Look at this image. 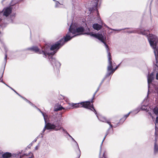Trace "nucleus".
I'll use <instances>...</instances> for the list:
<instances>
[{
	"instance_id": "nucleus-37",
	"label": "nucleus",
	"mask_w": 158,
	"mask_h": 158,
	"mask_svg": "<svg viewBox=\"0 0 158 158\" xmlns=\"http://www.w3.org/2000/svg\"><path fill=\"white\" fill-rule=\"evenodd\" d=\"M3 73H2V75L3 74Z\"/></svg>"
},
{
	"instance_id": "nucleus-6",
	"label": "nucleus",
	"mask_w": 158,
	"mask_h": 158,
	"mask_svg": "<svg viewBox=\"0 0 158 158\" xmlns=\"http://www.w3.org/2000/svg\"><path fill=\"white\" fill-rule=\"evenodd\" d=\"M29 50H32L33 51H35V52L39 53V54H43L45 56H46V54H48L49 55V53H48L46 50H42L41 51H39V49L37 47H33L32 48H29Z\"/></svg>"
},
{
	"instance_id": "nucleus-29",
	"label": "nucleus",
	"mask_w": 158,
	"mask_h": 158,
	"mask_svg": "<svg viewBox=\"0 0 158 158\" xmlns=\"http://www.w3.org/2000/svg\"><path fill=\"white\" fill-rule=\"evenodd\" d=\"M128 33H135V32H136V31H128Z\"/></svg>"
},
{
	"instance_id": "nucleus-20",
	"label": "nucleus",
	"mask_w": 158,
	"mask_h": 158,
	"mask_svg": "<svg viewBox=\"0 0 158 158\" xmlns=\"http://www.w3.org/2000/svg\"><path fill=\"white\" fill-rule=\"evenodd\" d=\"M114 72V71L113 70L111 71L110 72H109V71H108V72L106 75V77H107L109 76L111 74H112Z\"/></svg>"
},
{
	"instance_id": "nucleus-23",
	"label": "nucleus",
	"mask_w": 158,
	"mask_h": 158,
	"mask_svg": "<svg viewBox=\"0 0 158 158\" xmlns=\"http://www.w3.org/2000/svg\"><path fill=\"white\" fill-rule=\"evenodd\" d=\"M84 31V28L80 26V35L81 34V32H83Z\"/></svg>"
},
{
	"instance_id": "nucleus-16",
	"label": "nucleus",
	"mask_w": 158,
	"mask_h": 158,
	"mask_svg": "<svg viewBox=\"0 0 158 158\" xmlns=\"http://www.w3.org/2000/svg\"><path fill=\"white\" fill-rule=\"evenodd\" d=\"M154 152L155 154L158 152V146L156 143V142L155 143L154 145Z\"/></svg>"
},
{
	"instance_id": "nucleus-21",
	"label": "nucleus",
	"mask_w": 158,
	"mask_h": 158,
	"mask_svg": "<svg viewBox=\"0 0 158 158\" xmlns=\"http://www.w3.org/2000/svg\"><path fill=\"white\" fill-rule=\"evenodd\" d=\"M140 109L142 110H146L147 109V106L145 105L142 106Z\"/></svg>"
},
{
	"instance_id": "nucleus-15",
	"label": "nucleus",
	"mask_w": 158,
	"mask_h": 158,
	"mask_svg": "<svg viewBox=\"0 0 158 158\" xmlns=\"http://www.w3.org/2000/svg\"><path fill=\"white\" fill-rule=\"evenodd\" d=\"M131 112H129L127 114H126L124 115V117L122 118L120 120V122H122L123 123L126 119V118L129 116V114Z\"/></svg>"
},
{
	"instance_id": "nucleus-2",
	"label": "nucleus",
	"mask_w": 158,
	"mask_h": 158,
	"mask_svg": "<svg viewBox=\"0 0 158 158\" xmlns=\"http://www.w3.org/2000/svg\"><path fill=\"white\" fill-rule=\"evenodd\" d=\"M138 33L146 35L148 37V39L151 47L154 49V52L155 54L156 63L158 62V50L156 48V45L158 40L156 36L152 34H150L148 30H143L141 29L140 31L138 32Z\"/></svg>"
},
{
	"instance_id": "nucleus-17",
	"label": "nucleus",
	"mask_w": 158,
	"mask_h": 158,
	"mask_svg": "<svg viewBox=\"0 0 158 158\" xmlns=\"http://www.w3.org/2000/svg\"><path fill=\"white\" fill-rule=\"evenodd\" d=\"M38 109L40 110V111L41 112V113L42 114L44 118V120L45 121V123H46V120L47 119L48 116L46 115L44 113L42 112L39 109Z\"/></svg>"
},
{
	"instance_id": "nucleus-25",
	"label": "nucleus",
	"mask_w": 158,
	"mask_h": 158,
	"mask_svg": "<svg viewBox=\"0 0 158 158\" xmlns=\"http://www.w3.org/2000/svg\"><path fill=\"white\" fill-rule=\"evenodd\" d=\"M60 4L59 3V2H56V4L55 6L56 7H60L59 6L60 5Z\"/></svg>"
},
{
	"instance_id": "nucleus-7",
	"label": "nucleus",
	"mask_w": 158,
	"mask_h": 158,
	"mask_svg": "<svg viewBox=\"0 0 158 158\" xmlns=\"http://www.w3.org/2000/svg\"><path fill=\"white\" fill-rule=\"evenodd\" d=\"M153 75V73L152 72L150 75L148 74V88L150 87V84L154 79Z\"/></svg>"
},
{
	"instance_id": "nucleus-38",
	"label": "nucleus",
	"mask_w": 158,
	"mask_h": 158,
	"mask_svg": "<svg viewBox=\"0 0 158 158\" xmlns=\"http://www.w3.org/2000/svg\"><path fill=\"white\" fill-rule=\"evenodd\" d=\"M5 0H3L2 1V2H3Z\"/></svg>"
},
{
	"instance_id": "nucleus-13",
	"label": "nucleus",
	"mask_w": 158,
	"mask_h": 158,
	"mask_svg": "<svg viewBox=\"0 0 158 158\" xmlns=\"http://www.w3.org/2000/svg\"><path fill=\"white\" fill-rule=\"evenodd\" d=\"M11 153L8 152H6L2 154V156L4 158H8L11 156Z\"/></svg>"
},
{
	"instance_id": "nucleus-3",
	"label": "nucleus",
	"mask_w": 158,
	"mask_h": 158,
	"mask_svg": "<svg viewBox=\"0 0 158 158\" xmlns=\"http://www.w3.org/2000/svg\"><path fill=\"white\" fill-rule=\"evenodd\" d=\"M98 89H97L96 91L94 94L93 97L91 101V102L92 103H93L94 102L93 101V99H94L95 95L96 94L97 92L98 91ZM84 107L85 108H86L90 110H91L94 111L95 114H96L97 117L98 118V119L100 121L102 122L106 123L108 124L110 126V127L112 128L113 127V126L111 124L110 122V120L107 119L104 116L99 115L98 116L97 114V112L94 109V106H93V104H91L90 103V101H86L85 102H80V107Z\"/></svg>"
},
{
	"instance_id": "nucleus-46",
	"label": "nucleus",
	"mask_w": 158,
	"mask_h": 158,
	"mask_svg": "<svg viewBox=\"0 0 158 158\" xmlns=\"http://www.w3.org/2000/svg\"><path fill=\"white\" fill-rule=\"evenodd\" d=\"M112 32H111L110 33H112Z\"/></svg>"
},
{
	"instance_id": "nucleus-35",
	"label": "nucleus",
	"mask_w": 158,
	"mask_h": 158,
	"mask_svg": "<svg viewBox=\"0 0 158 158\" xmlns=\"http://www.w3.org/2000/svg\"><path fill=\"white\" fill-rule=\"evenodd\" d=\"M98 19H100V20H101V19L100 18V16H99V17H98Z\"/></svg>"
},
{
	"instance_id": "nucleus-31",
	"label": "nucleus",
	"mask_w": 158,
	"mask_h": 158,
	"mask_svg": "<svg viewBox=\"0 0 158 158\" xmlns=\"http://www.w3.org/2000/svg\"><path fill=\"white\" fill-rule=\"evenodd\" d=\"M16 3V2H14V3H11V4H10V5H11V6H12V5H14V4H15V3Z\"/></svg>"
},
{
	"instance_id": "nucleus-5",
	"label": "nucleus",
	"mask_w": 158,
	"mask_h": 158,
	"mask_svg": "<svg viewBox=\"0 0 158 158\" xmlns=\"http://www.w3.org/2000/svg\"><path fill=\"white\" fill-rule=\"evenodd\" d=\"M61 128V127L59 125H56L53 124L48 123L45 125L43 130V132H44L45 131L46 129L48 130L52 129L55 131H57L60 130Z\"/></svg>"
},
{
	"instance_id": "nucleus-11",
	"label": "nucleus",
	"mask_w": 158,
	"mask_h": 158,
	"mask_svg": "<svg viewBox=\"0 0 158 158\" xmlns=\"http://www.w3.org/2000/svg\"><path fill=\"white\" fill-rule=\"evenodd\" d=\"M93 27L94 29L99 30L102 28V26L98 23H94L93 24Z\"/></svg>"
},
{
	"instance_id": "nucleus-34",
	"label": "nucleus",
	"mask_w": 158,
	"mask_h": 158,
	"mask_svg": "<svg viewBox=\"0 0 158 158\" xmlns=\"http://www.w3.org/2000/svg\"><path fill=\"white\" fill-rule=\"evenodd\" d=\"M118 66H116V68H115V69H117L118 68Z\"/></svg>"
},
{
	"instance_id": "nucleus-4",
	"label": "nucleus",
	"mask_w": 158,
	"mask_h": 158,
	"mask_svg": "<svg viewBox=\"0 0 158 158\" xmlns=\"http://www.w3.org/2000/svg\"><path fill=\"white\" fill-rule=\"evenodd\" d=\"M87 35H90L91 36L93 37L96 38L98 39L99 40H100L102 42L104 43V45L106 49L107 52L108 53V61L109 62V65L107 68L108 71H113L114 72L115 71V69L114 70L113 69L112 66V63L111 61V55L110 52H109V49L108 47V46L107 45L106 43L104 41V38L103 35L102 34L98 33L95 34L92 32H89L87 33Z\"/></svg>"
},
{
	"instance_id": "nucleus-18",
	"label": "nucleus",
	"mask_w": 158,
	"mask_h": 158,
	"mask_svg": "<svg viewBox=\"0 0 158 158\" xmlns=\"http://www.w3.org/2000/svg\"><path fill=\"white\" fill-rule=\"evenodd\" d=\"M104 26L106 27H107L108 29L113 30V31H118V32H119L120 31L123 29H113L111 28H110L109 27H108L106 25V24H105Z\"/></svg>"
},
{
	"instance_id": "nucleus-33",
	"label": "nucleus",
	"mask_w": 158,
	"mask_h": 158,
	"mask_svg": "<svg viewBox=\"0 0 158 158\" xmlns=\"http://www.w3.org/2000/svg\"><path fill=\"white\" fill-rule=\"evenodd\" d=\"M149 90H150V89H148V94H149Z\"/></svg>"
},
{
	"instance_id": "nucleus-40",
	"label": "nucleus",
	"mask_w": 158,
	"mask_h": 158,
	"mask_svg": "<svg viewBox=\"0 0 158 158\" xmlns=\"http://www.w3.org/2000/svg\"><path fill=\"white\" fill-rule=\"evenodd\" d=\"M105 78H104L103 80H102V82H103V81H104V79H105Z\"/></svg>"
},
{
	"instance_id": "nucleus-28",
	"label": "nucleus",
	"mask_w": 158,
	"mask_h": 158,
	"mask_svg": "<svg viewBox=\"0 0 158 158\" xmlns=\"http://www.w3.org/2000/svg\"><path fill=\"white\" fill-rule=\"evenodd\" d=\"M156 79L157 80H158V72L156 73Z\"/></svg>"
},
{
	"instance_id": "nucleus-10",
	"label": "nucleus",
	"mask_w": 158,
	"mask_h": 158,
	"mask_svg": "<svg viewBox=\"0 0 158 158\" xmlns=\"http://www.w3.org/2000/svg\"><path fill=\"white\" fill-rule=\"evenodd\" d=\"M153 111L154 113L156 114L157 116L156 117V123H155V128L156 129V123H158V108L155 107L153 109Z\"/></svg>"
},
{
	"instance_id": "nucleus-12",
	"label": "nucleus",
	"mask_w": 158,
	"mask_h": 158,
	"mask_svg": "<svg viewBox=\"0 0 158 158\" xmlns=\"http://www.w3.org/2000/svg\"><path fill=\"white\" fill-rule=\"evenodd\" d=\"M69 104L70 108L72 109L77 108L79 106V103H72Z\"/></svg>"
},
{
	"instance_id": "nucleus-14",
	"label": "nucleus",
	"mask_w": 158,
	"mask_h": 158,
	"mask_svg": "<svg viewBox=\"0 0 158 158\" xmlns=\"http://www.w3.org/2000/svg\"><path fill=\"white\" fill-rule=\"evenodd\" d=\"M110 129H111L113 131V129L112 127L111 128L110 127L108 129V130H107V131L106 132L105 136L104 137V139H103V140H102V143H101V147L102 145V144L103 142V141H104V140H105L106 137L109 133V130Z\"/></svg>"
},
{
	"instance_id": "nucleus-36",
	"label": "nucleus",
	"mask_w": 158,
	"mask_h": 158,
	"mask_svg": "<svg viewBox=\"0 0 158 158\" xmlns=\"http://www.w3.org/2000/svg\"><path fill=\"white\" fill-rule=\"evenodd\" d=\"M37 148H38V147H37V146H36V147H35V149H37Z\"/></svg>"
},
{
	"instance_id": "nucleus-9",
	"label": "nucleus",
	"mask_w": 158,
	"mask_h": 158,
	"mask_svg": "<svg viewBox=\"0 0 158 158\" xmlns=\"http://www.w3.org/2000/svg\"><path fill=\"white\" fill-rule=\"evenodd\" d=\"M12 11L11 8L10 7H9L5 9L4 10V12L3 14V15L6 17L8 16L11 13Z\"/></svg>"
},
{
	"instance_id": "nucleus-1",
	"label": "nucleus",
	"mask_w": 158,
	"mask_h": 158,
	"mask_svg": "<svg viewBox=\"0 0 158 158\" xmlns=\"http://www.w3.org/2000/svg\"><path fill=\"white\" fill-rule=\"evenodd\" d=\"M69 31L66 35L64 38H63L52 46L51 48H47L46 46L44 47V50H46L48 54H46V56L44 55V57L48 56L49 60L51 61L52 64L58 68L60 66V63L52 57L56 53L57 50L64 44L65 42H67L72 39V38L78 35L79 32V27L78 24L77 23H73L70 26Z\"/></svg>"
},
{
	"instance_id": "nucleus-45",
	"label": "nucleus",
	"mask_w": 158,
	"mask_h": 158,
	"mask_svg": "<svg viewBox=\"0 0 158 158\" xmlns=\"http://www.w3.org/2000/svg\"><path fill=\"white\" fill-rule=\"evenodd\" d=\"M68 25H69V24L68 23Z\"/></svg>"
},
{
	"instance_id": "nucleus-24",
	"label": "nucleus",
	"mask_w": 158,
	"mask_h": 158,
	"mask_svg": "<svg viewBox=\"0 0 158 158\" xmlns=\"http://www.w3.org/2000/svg\"><path fill=\"white\" fill-rule=\"evenodd\" d=\"M62 128V130L63 131H64V132H65V133H66L67 134H68V135H69V137H70L71 138H72V139L73 140H74V139H73V138L66 131L64 128Z\"/></svg>"
},
{
	"instance_id": "nucleus-22",
	"label": "nucleus",
	"mask_w": 158,
	"mask_h": 158,
	"mask_svg": "<svg viewBox=\"0 0 158 158\" xmlns=\"http://www.w3.org/2000/svg\"><path fill=\"white\" fill-rule=\"evenodd\" d=\"M140 111V110L139 108H137L133 112V114H137L139 111Z\"/></svg>"
},
{
	"instance_id": "nucleus-41",
	"label": "nucleus",
	"mask_w": 158,
	"mask_h": 158,
	"mask_svg": "<svg viewBox=\"0 0 158 158\" xmlns=\"http://www.w3.org/2000/svg\"><path fill=\"white\" fill-rule=\"evenodd\" d=\"M101 149H100V153H101Z\"/></svg>"
},
{
	"instance_id": "nucleus-44",
	"label": "nucleus",
	"mask_w": 158,
	"mask_h": 158,
	"mask_svg": "<svg viewBox=\"0 0 158 158\" xmlns=\"http://www.w3.org/2000/svg\"><path fill=\"white\" fill-rule=\"evenodd\" d=\"M114 127H115L116 126Z\"/></svg>"
},
{
	"instance_id": "nucleus-43",
	"label": "nucleus",
	"mask_w": 158,
	"mask_h": 158,
	"mask_svg": "<svg viewBox=\"0 0 158 158\" xmlns=\"http://www.w3.org/2000/svg\"><path fill=\"white\" fill-rule=\"evenodd\" d=\"M29 158H32V157H29Z\"/></svg>"
},
{
	"instance_id": "nucleus-42",
	"label": "nucleus",
	"mask_w": 158,
	"mask_h": 158,
	"mask_svg": "<svg viewBox=\"0 0 158 158\" xmlns=\"http://www.w3.org/2000/svg\"><path fill=\"white\" fill-rule=\"evenodd\" d=\"M151 116L152 117V118L153 119V116H152L151 115Z\"/></svg>"
},
{
	"instance_id": "nucleus-32",
	"label": "nucleus",
	"mask_w": 158,
	"mask_h": 158,
	"mask_svg": "<svg viewBox=\"0 0 158 158\" xmlns=\"http://www.w3.org/2000/svg\"><path fill=\"white\" fill-rule=\"evenodd\" d=\"M64 99H65V101H66V102H68V99H67L66 98H65Z\"/></svg>"
},
{
	"instance_id": "nucleus-19",
	"label": "nucleus",
	"mask_w": 158,
	"mask_h": 158,
	"mask_svg": "<svg viewBox=\"0 0 158 158\" xmlns=\"http://www.w3.org/2000/svg\"><path fill=\"white\" fill-rule=\"evenodd\" d=\"M64 108L61 106L59 105L57 106V107L55 110L56 111L60 110H62V109H64Z\"/></svg>"
},
{
	"instance_id": "nucleus-26",
	"label": "nucleus",
	"mask_w": 158,
	"mask_h": 158,
	"mask_svg": "<svg viewBox=\"0 0 158 158\" xmlns=\"http://www.w3.org/2000/svg\"><path fill=\"white\" fill-rule=\"evenodd\" d=\"M23 98L25 100H26L27 102H29V103H30L31 104V105H33V104L32 103H31V102H30L28 100H27V99L26 98Z\"/></svg>"
},
{
	"instance_id": "nucleus-27",
	"label": "nucleus",
	"mask_w": 158,
	"mask_h": 158,
	"mask_svg": "<svg viewBox=\"0 0 158 158\" xmlns=\"http://www.w3.org/2000/svg\"><path fill=\"white\" fill-rule=\"evenodd\" d=\"M7 57V55L6 54V53L5 55V60L6 62V61Z\"/></svg>"
},
{
	"instance_id": "nucleus-30",
	"label": "nucleus",
	"mask_w": 158,
	"mask_h": 158,
	"mask_svg": "<svg viewBox=\"0 0 158 158\" xmlns=\"http://www.w3.org/2000/svg\"><path fill=\"white\" fill-rule=\"evenodd\" d=\"M2 15V12H0V17H1V15ZM1 18L0 17V19H1Z\"/></svg>"
},
{
	"instance_id": "nucleus-8",
	"label": "nucleus",
	"mask_w": 158,
	"mask_h": 158,
	"mask_svg": "<svg viewBox=\"0 0 158 158\" xmlns=\"http://www.w3.org/2000/svg\"><path fill=\"white\" fill-rule=\"evenodd\" d=\"M98 1L99 0H95V1L94 2V6L92 8H89V10L91 12H93V10H94L95 9H96L97 11V15L98 16H99V13L98 11L97 10V6L98 4Z\"/></svg>"
},
{
	"instance_id": "nucleus-39",
	"label": "nucleus",
	"mask_w": 158,
	"mask_h": 158,
	"mask_svg": "<svg viewBox=\"0 0 158 158\" xmlns=\"http://www.w3.org/2000/svg\"><path fill=\"white\" fill-rule=\"evenodd\" d=\"M3 153V152H0V154H1V153Z\"/></svg>"
},
{
	"instance_id": "nucleus-47",
	"label": "nucleus",
	"mask_w": 158,
	"mask_h": 158,
	"mask_svg": "<svg viewBox=\"0 0 158 158\" xmlns=\"http://www.w3.org/2000/svg\"><path fill=\"white\" fill-rule=\"evenodd\" d=\"M120 64H121V63H120V64H119V65H118V66H119V65H120Z\"/></svg>"
}]
</instances>
